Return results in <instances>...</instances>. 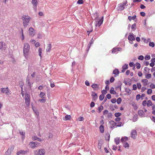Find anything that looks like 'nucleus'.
<instances>
[{
    "label": "nucleus",
    "instance_id": "obj_55",
    "mask_svg": "<svg viewBox=\"0 0 155 155\" xmlns=\"http://www.w3.org/2000/svg\"><path fill=\"white\" fill-rule=\"evenodd\" d=\"M141 98V95L140 94H138L136 95V99L137 101H138Z\"/></svg>",
    "mask_w": 155,
    "mask_h": 155
},
{
    "label": "nucleus",
    "instance_id": "obj_11",
    "mask_svg": "<svg viewBox=\"0 0 155 155\" xmlns=\"http://www.w3.org/2000/svg\"><path fill=\"white\" fill-rule=\"evenodd\" d=\"M131 137L134 139H135L137 135V132L135 130H132L131 133Z\"/></svg>",
    "mask_w": 155,
    "mask_h": 155
},
{
    "label": "nucleus",
    "instance_id": "obj_29",
    "mask_svg": "<svg viewBox=\"0 0 155 155\" xmlns=\"http://www.w3.org/2000/svg\"><path fill=\"white\" fill-rule=\"evenodd\" d=\"M51 48V44H48V46L46 49V51L47 52H49L50 51Z\"/></svg>",
    "mask_w": 155,
    "mask_h": 155
},
{
    "label": "nucleus",
    "instance_id": "obj_22",
    "mask_svg": "<svg viewBox=\"0 0 155 155\" xmlns=\"http://www.w3.org/2000/svg\"><path fill=\"white\" fill-rule=\"evenodd\" d=\"M105 139L106 140L109 141L110 138V135L109 133H106L105 136Z\"/></svg>",
    "mask_w": 155,
    "mask_h": 155
},
{
    "label": "nucleus",
    "instance_id": "obj_5",
    "mask_svg": "<svg viewBox=\"0 0 155 155\" xmlns=\"http://www.w3.org/2000/svg\"><path fill=\"white\" fill-rule=\"evenodd\" d=\"M31 3L33 5V8L35 12L37 11V6L38 5L37 0H32Z\"/></svg>",
    "mask_w": 155,
    "mask_h": 155
},
{
    "label": "nucleus",
    "instance_id": "obj_1",
    "mask_svg": "<svg viewBox=\"0 0 155 155\" xmlns=\"http://www.w3.org/2000/svg\"><path fill=\"white\" fill-rule=\"evenodd\" d=\"M31 18L28 16L23 15L22 16L21 18L23 21L24 26L25 27H26L28 25L29 22Z\"/></svg>",
    "mask_w": 155,
    "mask_h": 155
},
{
    "label": "nucleus",
    "instance_id": "obj_12",
    "mask_svg": "<svg viewBox=\"0 0 155 155\" xmlns=\"http://www.w3.org/2000/svg\"><path fill=\"white\" fill-rule=\"evenodd\" d=\"M29 31V35H30L33 36L35 35V30L33 28H30Z\"/></svg>",
    "mask_w": 155,
    "mask_h": 155
},
{
    "label": "nucleus",
    "instance_id": "obj_34",
    "mask_svg": "<svg viewBox=\"0 0 155 155\" xmlns=\"http://www.w3.org/2000/svg\"><path fill=\"white\" fill-rule=\"evenodd\" d=\"M131 28L134 31L136 29L137 27H136V23H134L133 25H132Z\"/></svg>",
    "mask_w": 155,
    "mask_h": 155
},
{
    "label": "nucleus",
    "instance_id": "obj_4",
    "mask_svg": "<svg viewBox=\"0 0 155 155\" xmlns=\"http://www.w3.org/2000/svg\"><path fill=\"white\" fill-rule=\"evenodd\" d=\"M25 98L26 104L27 105L30 104V96L28 93H26L25 94Z\"/></svg>",
    "mask_w": 155,
    "mask_h": 155
},
{
    "label": "nucleus",
    "instance_id": "obj_49",
    "mask_svg": "<svg viewBox=\"0 0 155 155\" xmlns=\"http://www.w3.org/2000/svg\"><path fill=\"white\" fill-rule=\"evenodd\" d=\"M122 122H119L117 123H116V126L117 127H120L122 126Z\"/></svg>",
    "mask_w": 155,
    "mask_h": 155
},
{
    "label": "nucleus",
    "instance_id": "obj_60",
    "mask_svg": "<svg viewBox=\"0 0 155 155\" xmlns=\"http://www.w3.org/2000/svg\"><path fill=\"white\" fill-rule=\"evenodd\" d=\"M114 80H115L114 78V77H111V78H110V83H113L114 81Z\"/></svg>",
    "mask_w": 155,
    "mask_h": 155
},
{
    "label": "nucleus",
    "instance_id": "obj_38",
    "mask_svg": "<svg viewBox=\"0 0 155 155\" xmlns=\"http://www.w3.org/2000/svg\"><path fill=\"white\" fill-rule=\"evenodd\" d=\"M151 75L150 74H146L145 78L147 79H149L151 78Z\"/></svg>",
    "mask_w": 155,
    "mask_h": 155
},
{
    "label": "nucleus",
    "instance_id": "obj_15",
    "mask_svg": "<svg viewBox=\"0 0 155 155\" xmlns=\"http://www.w3.org/2000/svg\"><path fill=\"white\" fill-rule=\"evenodd\" d=\"M27 151L26 150H20L18 151L17 153L16 154L17 155H19L20 154H22V155H24L26 154L27 153Z\"/></svg>",
    "mask_w": 155,
    "mask_h": 155
},
{
    "label": "nucleus",
    "instance_id": "obj_27",
    "mask_svg": "<svg viewBox=\"0 0 155 155\" xmlns=\"http://www.w3.org/2000/svg\"><path fill=\"white\" fill-rule=\"evenodd\" d=\"M114 142H115L117 145L120 142V140L119 138L117 137L114 139Z\"/></svg>",
    "mask_w": 155,
    "mask_h": 155
},
{
    "label": "nucleus",
    "instance_id": "obj_59",
    "mask_svg": "<svg viewBox=\"0 0 155 155\" xmlns=\"http://www.w3.org/2000/svg\"><path fill=\"white\" fill-rule=\"evenodd\" d=\"M91 107H93L95 106V103L94 102L92 101L91 102L90 105Z\"/></svg>",
    "mask_w": 155,
    "mask_h": 155
},
{
    "label": "nucleus",
    "instance_id": "obj_6",
    "mask_svg": "<svg viewBox=\"0 0 155 155\" xmlns=\"http://www.w3.org/2000/svg\"><path fill=\"white\" fill-rule=\"evenodd\" d=\"M45 153V150L44 149L39 150L38 151H35V155H44Z\"/></svg>",
    "mask_w": 155,
    "mask_h": 155
},
{
    "label": "nucleus",
    "instance_id": "obj_23",
    "mask_svg": "<svg viewBox=\"0 0 155 155\" xmlns=\"http://www.w3.org/2000/svg\"><path fill=\"white\" fill-rule=\"evenodd\" d=\"M71 118V116L70 115H67L65 116L64 119L63 118V120H70Z\"/></svg>",
    "mask_w": 155,
    "mask_h": 155
},
{
    "label": "nucleus",
    "instance_id": "obj_26",
    "mask_svg": "<svg viewBox=\"0 0 155 155\" xmlns=\"http://www.w3.org/2000/svg\"><path fill=\"white\" fill-rule=\"evenodd\" d=\"M19 133L20 135H22V139L23 140L25 137V133L23 131H20Z\"/></svg>",
    "mask_w": 155,
    "mask_h": 155
},
{
    "label": "nucleus",
    "instance_id": "obj_53",
    "mask_svg": "<svg viewBox=\"0 0 155 155\" xmlns=\"http://www.w3.org/2000/svg\"><path fill=\"white\" fill-rule=\"evenodd\" d=\"M141 66L140 64L138 62L136 63V68L137 69H139L140 68Z\"/></svg>",
    "mask_w": 155,
    "mask_h": 155
},
{
    "label": "nucleus",
    "instance_id": "obj_2",
    "mask_svg": "<svg viewBox=\"0 0 155 155\" xmlns=\"http://www.w3.org/2000/svg\"><path fill=\"white\" fill-rule=\"evenodd\" d=\"M30 48V45L28 43H26L24 44L23 49V52L24 55L25 57L28 56Z\"/></svg>",
    "mask_w": 155,
    "mask_h": 155
},
{
    "label": "nucleus",
    "instance_id": "obj_3",
    "mask_svg": "<svg viewBox=\"0 0 155 155\" xmlns=\"http://www.w3.org/2000/svg\"><path fill=\"white\" fill-rule=\"evenodd\" d=\"M1 91L2 93H5L7 95L11 94V91L8 89V87L1 88Z\"/></svg>",
    "mask_w": 155,
    "mask_h": 155
},
{
    "label": "nucleus",
    "instance_id": "obj_44",
    "mask_svg": "<svg viewBox=\"0 0 155 155\" xmlns=\"http://www.w3.org/2000/svg\"><path fill=\"white\" fill-rule=\"evenodd\" d=\"M46 99L45 98H43L41 99H39L38 101L41 103H45L46 101Z\"/></svg>",
    "mask_w": 155,
    "mask_h": 155
},
{
    "label": "nucleus",
    "instance_id": "obj_33",
    "mask_svg": "<svg viewBox=\"0 0 155 155\" xmlns=\"http://www.w3.org/2000/svg\"><path fill=\"white\" fill-rule=\"evenodd\" d=\"M153 104L151 100H149L147 101V106L148 107L152 106Z\"/></svg>",
    "mask_w": 155,
    "mask_h": 155
},
{
    "label": "nucleus",
    "instance_id": "obj_14",
    "mask_svg": "<svg viewBox=\"0 0 155 155\" xmlns=\"http://www.w3.org/2000/svg\"><path fill=\"white\" fill-rule=\"evenodd\" d=\"M26 83L27 85H28L30 88L31 89V85L33 84V83H31L30 81V80L29 78H27L26 79Z\"/></svg>",
    "mask_w": 155,
    "mask_h": 155
},
{
    "label": "nucleus",
    "instance_id": "obj_20",
    "mask_svg": "<svg viewBox=\"0 0 155 155\" xmlns=\"http://www.w3.org/2000/svg\"><path fill=\"white\" fill-rule=\"evenodd\" d=\"M122 85L121 82L120 81H119L117 83V86L116 87V89H117L118 88L120 89V90H121V87Z\"/></svg>",
    "mask_w": 155,
    "mask_h": 155
},
{
    "label": "nucleus",
    "instance_id": "obj_21",
    "mask_svg": "<svg viewBox=\"0 0 155 155\" xmlns=\"http://www.w3.org/2000/svg\"><path fill=\"white\" fill-rule=\"evenodd\" d=\"M110 93L111 94H117V92L115 91H114V88L113 87H111L110 90Z\"/></svg>",
    "mask_w": 155,
    "mask_h": 155
},
{
    "label": "nucleus",
    "instance_id": "obj_42",
    "mask_svg": "<svg viewBox=\"0 0 155 155\" xmlns=\"http://www.w3.org/2000/svg\"><path fill=\"white\" fill-rule=\"evenodd\" d=\"M122 99L120 97H119L117 98V102L118 104H120L121 102Z\"/></svg>",
    "mask_w": 155,
    "mask_h": 155
},
{
    "label": "nucleus",
    "instance_id": "obj_56",
    "mask_svg": "<svg viewBox=\"0 0 155 155\" xmlns=\"http://www.w3.org/2000/svg\"><path fill=\"white\" fill-rule=\"evenodd\" d=\"M137 87L139 89H140L141 88V84H140V83H137Z\"/></svg>",
    "mask_w": 155,
    "mask_h": 155
},
{
    "label": "nucleus",
    "instance_id": "obj_61",
    "mask_svg": "<svg viewBox=\"0 0 155 155\" xmlns=\"http://www.w3.org/2000/svg\"><path fill=\"white\" fill-rule=\"evenodd\" d=\"M140 15L143 17H144L146 15V14L145 13L143 12H140Z\"/></svg>",
    "mask_w": 155,
    "mask_h": 155
},
{
    "label": "nucleus",
    "instance_id": "obj_62",
    "mask_svg": "<svg viewBox=\"0 0 155 155\" xmlns=\"http://www.w3.org/2000/svg\"><path fill=\"white\" fill-rule=\"evenodd\" d=\"M147 104V101L145 100L143 101V102H142V105L143 106L145 107L146 106Z\"/></svg>",
    "mask_w": 155,
    "mask_h": 155
},
{
    "label": "nucleus",
    "instance_id": "obj_25",
    "mask_svg": "<svg viewBox=\"0 0 155 155\" xmlns=\"http://www.w3.org/2000/svg\"><path fill=\"white\" fill-rule=\"evenodd\" d=\"M99 129L100 132L103 133L104 132V126L103 125H101L99 127Z\"/></svg>",
    "mask_w": 155,
    "mask_h": 155
},
{
    "label": "nucleus",
    "instance_id": "obj_16",
    "mask_svg": "<svg viewBox=\"0 0 155 155\" xmlns=\"http://www.w3.org/2000/svg\"><path fill=\"white\" fill-rule=\"evenodd\" d=\"M99 15L98 13L97 12L95 13L93 16V17L94 18V20L96 21H97L98 19Z\"/></svg>",
    "mask_w": 155,
    "mask_h": 155
},
{
    "label": "nucleus",
    "instance_id": "obj_19",
    "mask_svg": "<svg viewBox=\"0 0 155 155\" xmlns=\"http://www.w3.org/2000/svg\"><path fill=\"white\" fill-rule=\"evenodd\" d=\"M91 87L94 90H97L99 88V86L98 85L96 84H92L91 85Z\"/></svg>",
    "mask_w": 155,
    "mask_h": 155
},
{
    "label": "nucleus",
    "instance_id": "obj_17",
    "mask_svg": "<svg viewBox=\"0 0 155 155\" xmlns=\"http://www.w3.org/2000/svg\"><path fill=\"white\" fill-rule=\"evenodd\" d=\"M109 124L110 125V127L111 128H114L116 126V123L113 120L109 121Z\"/></svg>",
    "mask_w": 155,
    "mask_h": 155
},
{
    "label": "nucleus",
    "instance_id": "obj_63",
    "mask_svg": "<svg viewBox=\"0 0 155 155\" xmlns=\"http://www.w3.org/2000/svg\"><path fill=\"white\" fill-rule=\"evenodd\" d=\"M111 102L112 103H115L116 102V98H113L112 99L111 101Z\"/></svg>",
    "mask_w": 155,
    "mask_h": 155
},
{
    "label": "nucleus",
    "instance_id": "obj_54",
    "mask_svg": "<svg viewBox=\"0 0 155 155\" xmlns=\"http://www.w3.org/2000/svg\"><path fill=\"white\" fill-rule=\"evenodd\" d=\"M138 59L139 60L142 61L144 59V57L143 55H140L138 57Z\"/></svg>",
    "mask_w": 155,
    "mask_h": 155
},
{
    "label": "nucleus",
    "instance_id": "obj_46",
    "mask_svg": "<svg viewBox=\"0 0 155 155\" xmlns=\"http://www.w3.org/2000/svg\"><path fill=\"white\" fill-rule=\"evenodd\" d=\"M149 45L152 47H154L155 46V44L153 42H150L149 43Z\"/></svg>",
    "mask_w": 155,
    "mask_h": 155
},
{
    "label": "nucleus",
    "instance_id": "obj_57",
    "mask_svg": "<svg viewBox=\"0 0 155 155\" xmlns=\"http://www.w3.org/2000/svg\"><path fill=\"white\" fill-rule=\"evenodd\" d=\"M91 45L88 44V45L87 46V50H86V51H87V53L88 52V51H89V50L91 47Z\"/></svg>",
    "mask_w": 155,
    "mask_h": 155
},
{
    "label": "nucleus",
    "instance_id": "obj_10",
    "mask_svg": "<svg viewBox=\"0 0 155 155\" xmlns=\"http://www.w3.org/2000/svg\"><path fill=\"white\" fill-rule=\"evenodd\" d=\"M91 96L92 97V100L96 101L98 98L97 94L94 92L92 91Z\"/></svg>",
    "mask_w": 155,
    "mask_h": 155
},
{
    "label": "nucleus",
    "instance_id": "obj_37",
    "mask_svg": "<svg viewBox=\"0 0 155 155\" xmlns=\"http://www.w3.org/2000/svg\"><path fill=\"white\" fill-rule=\"evenodd\" d=\"M104 98V95L103 94H101L99 97V100L100 101H102Z\"/></svg>",
    "mask_w": 155,
    "mask_h": 155
},
{
    "label": "nucleus",
    "instance_id": "obj_8",
    "mask_svg": "<svg viewBox=\"0 0 155 155\" xmlns=\"http://www.w3.org/2000/svg\"><path fill=\"white\" fill-rule=\"evenodd\" d=\"M14 147L13 146L9 148L8 150L5 153L4 155H11L12 152L13 150Z\"/></svg>",
    "mask_w": 155,
    "mask_h": 155
},
{
    "label": "nucleus",
    "instance_id": "obj_50",
    "mask_svg": "<svg viewBox=\"0 0 155 155\" xmlns=\"http://www.w3.org/2000/svg\"><path fill=\"white\" fill-rule=\"evenodd\" d=\"M145 60H148L150 58V57L149 55H146L144 58Z\"/></svg>",
    "mask_w": 155,
    "mask_h": 155
},
{
    "label": "nucleus",
    "instance_id": "obj_28",
    "mask_svg": "<svg viewBox=\"0 0 155 155\" xmlns=\"http://www.w3.org/2000/svg\"><path fill=\"white\" fill-rule=\"evenodd\" d=\"M42 51V49L41 48H39L38 50V55L40 57V58H41L42 57L41 56V53Z\"/></svg>",
    "mask_w": 155,
    "mask_h": 155
},
{
    "label": "nucleus",
    "instance_id": "obj_58",
    "mask_svg": "<svg viewBox=\"0 0 155 155\" xmlns=\"http://www.w3.org/2000/svg\"><path fill=\"white\" fill-rule=\"evenodd\" d=\"M106 98H107V99H110L111 98V95L109 94H107L106 95Z\"/></svg>",
    "mask_w": 155,
    "mask_h": 155
},
{
    "label": "nucleus",
    "instance_id": "obj_32",
    "mask_svg": "<svg viewBox=\"0 0 155 155\" xmlns=\"http://www.w3.org/2000/svg\"><path fill=\"white\" fill-rule=\"evenodd\" d=\"M45 95V94L43 92H41L39 95L40 97L42 98H45L44 96Z\"/></svg>",
    "mask_w": 155,
    "mask_h": 155
},
{
    "label": "nucleus",
    "instance_id": "obj_45",
    "mask_svg": "<svg viewBox=\"0 0 155 155\" xmlns=\"http://www.w3.org/2000/svg\"><path fill=\"white\" fill-rule=\"evenodd\" d=\"M152 92V90L151 89H148L147 91V93L148 94H151Z\"/></svg>",
    "mask_w": 155,
    "mask_h": 155
},
{
    "label": "nucleus",
    "instance_id": "obj_52",
    "mask_svg": "<svg viewBox=\"0 0 155 155\" xmlns=\"http://www.w3.org/2000/svg\"><path fill=\"white\" fill-rule=\"evenodd\" d=\"M84 3L83 0H78L77 2V4H82Z\"/></svg>",
    "mask_w": 155,
    "mask_h": 155
},
{
    "label": "nucleus",
    "instance_id": "obj_30",
    "mask_svg": "<svg viewBox=\"0 0 155 155\" xmlns=\"http://www.w3.org/2000/svg\"><path fill=\"white\" fill-rule=\"evenodd\" d=\"M103 109V107L102 105H101L98 107V112L99 113H100Z\"/></svg>",
    "mask_w": 155,
    "mask_h": 155
},
{
    "label": "nucleus",
    "instance_id": "obj_40",
    "mask_svg": "<svg viewBox=\"0 0 155 155\" xmlns=\"http://www.w3.org/2000/svg\"><path fill=\"white\" fill-rule=\"evenodd\" d=\"M128 68V64H126L123 66L122 68L125 70H126Z\"/></svg>",
    "mask_w": 155,
    "mask_h": 155
},
{
    "label": "nucleus",
    "instance_id": "obj_48",
    "mask_svg": "<svg viewBox=\"0 0 155 155\" xmlns=\"http://www.w3.org/2000/svg\"><path fill=\"white\" fill-rule=\"evenodd\" d=\"M112 117V114L111 113H108L107 117L108 118H111Z\"/></svg>",
    "mask_w": 155,
    "mask_h": 155
},
{
    "label": "nucleus",
    "instance_id": "obj_41",
    "mask_svg": "<svg viewBox=\"0 0 155 155\" xmlns=\"http://www.w3.org/2000/svg\"><path fill=\"white\" fill-rule=\"evenodd\" d=\"M132 106L133 107L134 110H136L137 109L138 107L136 104H132Z\"/></svg>",
    "mask_w": 155,
    "mask_h": 155
},
{
    "label": "nucleus",
    "instance_id": "obj_36",
    "mask_svg": "<svg viewBox=\"0 0 155 155\" xmlns=\"http://www.w3.org/2000/svg\"><path fill=\"white\" fill-rule=\"evenodd\" d=\"M143 111L142 110H140L138 112V114L139 116H141L143 114Z\"/></svg>",
    "mask_w": 155,
    "mask_h": 155
},
{
    "label": "nucleus",
    "instance_id": "obj_47",
    "mask_svg": "<svg viewBox=\"0 0 155 155\" xmlns=\"http://www.w3.org/2000/svg\"><path fill=\"white\" fill-rule=\"evenodd\" d=\"M137 115L135 114L133 118V121L135 122L137 121Z\"/></svg>",
    "mask_w": 155,
    "mask_h": 155
},
{
    "label": "nucleus",
    "instance_id": "obj_51",
    "mask_svg": "<svg viewBox=\"0 0 155 155\" xmlns=\"http://www.w3.org/2000/svg\"><path fill=\"white\" fill-rule=\"evenodd\" d=\"M101 92L102 93L101 94H103L104 95L105 94L107 93V92L106 90H102Z\"/></svg>",
    "mask_w": 155,
    "mask_h": 155
},
{
    "label": "nucleus",
    "instance_id": "obj_24",
    "mask_svg": "<svg viewBox=\"0 0 155 155\" xmlns=\"http://www.w3.org/2000/svg\"><path fill=\"white\" fill-rule=\"evenodd\" d=\"M119 73V71L117 69H115L113 70V73L116 75H118Z\"/></svg>",
    "mask_w": 155,
    "mask_h": 155
},
{
    "label": "nucleus",
    "instance_id": "obj_64",
    "mask_svg": "<svg viewBox=\"0 0 155 155\" xmlns=\"http://www.w3.org/2000/svg\"><path fill=\"white\" fill-rule=\"evenodd\" d=\"M150 87L152 89H154L155 88V85L151 83L150 85Z\"/></svg>",
    "mask_w": 155,
    "mask_h": 155
},
{
    "label": "nucleus",
    "instance_id": "obj_13",
    "mask_svg": "<svg viewBox=\"0 0 155 155\" xmlns=\"http://www.w3.org/2000/svg\"><path fill=\"white\" fill-rule=\"evenodd\" d=\"M128 39L129 41H131L135 40V38L133 34L132 33H130V34L128 36Z\"/></svg>",
    "mask_w": 155,
    "mask_h": 155
},
{
    "label": "nucleus",
    "instance_id": "obj_31",
    "mask_svg": "<svg viewBox=\"0 0 155 155\" xmlns=\"http://www.w3.org/2000/svg\"><path fill=\"white\" fill-rule=\"evenodd\" d=\"M125 91L127 93L128 95H130L131 92V90L129 88H126Z\"/></svg>",
    "mask_w": 155,
    "mask_h": 155
},
{
    "label": "nucleus",
    "instance_id": "obj_35",
    "mask_svg": "<svg viewBox=\"0 0 155 155\" xmlns=\"http://www.w3.org/2000/svg\"><path fill=\"white\" fill-rule=\"evenodd\" d=\"M123 145L125 148L129 147V144L127 142L124 143Z\"/></svg>",
    "mask_w": 155,
    "mask_h": 155
},
{
    "label": "nucleus",
    "instance_id": "obj_9",
    "mask_svg": "<svg viewBox=\"0 0 155 155\" xmlns=\"http://www.w3.org/2000/svg\"><path fill=\"white\" fill-rule=\"evenodd\" d=\"M103 18L104 17H102L100 20H98L97 21H96V24L95 25V26H100L103 23Z\"/></svg>",
    "mask_w": 155,
    "mask_h": 155
},
{
    "label": "nucleus",
    "instance_id": "obj_39",
    "mask_svg": "<svg viewBox=\"0 0 155 155\" xmlns=\"http://www.w3.org/2000/svg\"><path fill=\"white\" fill-rule=\"evenodd\" d=\"M117 51H118V50L117 48H114L112 49V53H114Z\"/></svg>",
    "mask_w": 155,
    "mask_h": 155
},
{
    "label": "nucleus",
    "instance_id": "obj_18",
    "mask_svg": "<svg viewBox=\"0 0 155 155\" xmlns=\"http://www.w3.org/2000/svg\"><path fill=\"white\" fill-rule=\"evenodd\" d=\"M124 7L123 6L122 4H119L118 5V6L117 8V10L118 11H121L123 10L124 9Z\"/></svg>",
    "mask_w": 155,
    "mask_h": 155
},
{
    "label": "nucleus",
    "instance_id": "obj_43",
    "mask_svg": "<svg viewBox=\"0 0 155 155\" xmlns=\"http://www.w3.org/2000/svg\"><path fill=\"white\" fill-rule=\"evenodd\" d=\"M121 115V114L119 112L116 113L114 114V115L116 117H119Z\"/></svg>",
    "mask_w": 155,
    "mask_h": 155
},
{
    "label": "nucleus",
    "instance_id": "obj_7",
    "mask_svg": "<svg viewBox=\"0 0 155 155\" xmlns=\"http://www.w3.org/2000/svg\"><path fill=\"white\" fill-rule=\"evenodd\" d=\"M39 143L37 142H30L29 143V146L32 148H34L35 147H37L39 144Z\"/></svg>",
    "mask_w": 155,
    "mask_h": 155
}]
</instances>
